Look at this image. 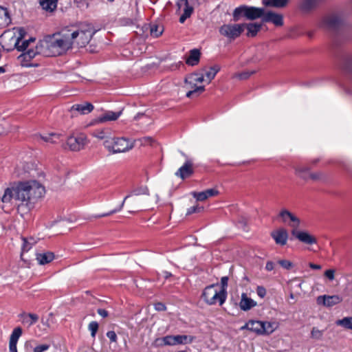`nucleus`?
<instances>
[{"label":"nucleus","instance_id":"72a5a7b5","mask_svg":"<svg viewBox=\"0 0 352 352\" xmlns=\"http://www.w3.org/2000/svg\"><path fill=\"white\" fill-rule=\"evenodd\" d=\"M61 135L58 133H48L45 135H41L40 138L45 142L50 144H58L60 140Z\"/></svg>","mask_w":352,"mask_h":352},{"label":"nucleus","instance_id":"20e7f679","mask_svg":"<svg viewBox=\"0 0 352 352\" xmlns=\"http://www.w3.org/2000/svg\"><path fill=\"white\" fill-rule=\"evenodd\" d=\"M69 34H72L70 38L72 45L76 44L79 47H83L91 41L94 32L89 25H82L80 28H68Z\"/></svg>","mask_w":352,"mask_h":352},{"label":"nucleus","instance_id":"3c124183","mask_svg":"<svg viewBox=\"0 0 352 352\" xmlns=\"http://www.w3.org/2000/svg\"><path fill=\"white\" fill-rule=\"evenodd\" d=\"M129 199V204L130 205V207L132 209L138 210L139 208L138 204L140 203V199H138L137 197H135V198L131 197Z\"/></svg>","mask_w":352,"mask_h":352},{"label":"nucleus","instance_id":"a18cd8bd","mask_svg":"<svg viewBox=\"0 0 352 352\" xmlns=\"http://www.w3.org/2000/svg\"><path fill=\"white\" fill-rule=\"evenodd\" d=\"M254 73V71H245L241 73H237L234 74L233 78H239L240 80H245L248 78L252 74Z\"/></svg>","mask_w":352,"mask_h":352},{"label":"nucleus","instance_id":"c03bdc74","mask_svg":"<svg viewBox=\"0 0 352 352\" xmlns=\"http://www.w3.org/2000/svg\"><path fill=\"white\" fill-rule=\"evenodd\" d=\"M88 329L91 332L92 338H95L98 329V323L96 321L91 322L88 325Z\"/></svg>","mask_w":352,"mask_h":352},{"label":"nucleus","instance_id":"473e14b6","mask_svg":"<svg viewBox=\"0 0 352 352\" xmlns=\"http://www.w3.org/2000/svg\"><path fill=\"white\" fill-rule=\"evenodd\" d=\"M319 0H302L300 8L303 12H307L315 8Z\"/></svg>","mask_w":352,"mask_h":352},{"label":"nucleus","instance_id":"680f3d73","mask_svg":"<svg viewBox=\"0 0 352 352\" xmlns=\"http://www.w3.org/2000/svg\"><path fill=\"white\" fill-rule=\"evenodd\" d=\"M155 310L161 311H165L166 307L165 305L162 302H157L154 305Z\"/></svg>","mask_w":352,"mask_h":352},{"label":"nucleus","instance_id":"8fccbe9b","mask_svg":"<svg viewBox=\"0 0 352 352\" xmlns=\"http://www.w3.org/2000/svg\"><path fill=\"white\" fill-rule=\"evenodd\" d=\"M204 210V207L199 206V205L193 206L189 208L187 210L186 214L190 215L192 213H199Z\"/></svg>","mask_w":352,"mask_h":352},{"label":"nucleus","instance_id":"423d86ee","mask_svg":"<svg viewBox=\"0 0 352 352\" xmlns=\"http://www.w3.org/2000/svg\"><path fill=\"white\" fill-rule=\"evenodd\" d=\"M264 14V9L247 6H241L236 8L233 11V19L239 21L242 16L250 20H254L261 17Z\"/></svg>","mask_w":352,"mask_h":352},{"label":"nucleus","instance_id":"9b49d317","mask_svg":"<svg viewBox=\"0 0 352 352\" xmlns=\"http://www.w3.org/2000/svg\"><path fill=\"white\" fill-rule=\"evenodd\" d=\"M148 194H149L148 189L146 186H142L139 188L135 189L129 195H126L124 198L122 202L121 203V204L120 205V206L118 208H116L107 213L99 214L97 216V217L100 218V217H108V216H110L116 212L120 211L122 209V208L124 207L125 201L126 200H128V199L132 197L133 195L138 196L140 195H148Z\"/></svg>","mask_w":352,"mask_h":352},{"label":"nucleus","instance_id":"c756f323","mask_svg":"<svg viewBox=\"0 0 352 352\" xmlns=\"http://www.w3.org/2000/svg\"><path fill=\"white\" fill-rule=\"evenodd\" d=\"M186 88L188 89L186 96L188 98H191L194 95H199L205 90L204 86H197V85L186 84Z\"/></svg>","mask_w":352,"mask_h":352},{"label":"nucleus","instance_id":"f03ea898","mask_svg":"<svg viewBox=\"0 0 352 352\" xmlns=\"http://www.w3.org/2000/svg\"><path fill=\"white\" fill-rule=\"evenodd\" d=\"M71 35L69 34L68 28H65L60 32L46 38L44 40L45 47L48 50L46 55H59L70 49L73 46Z\"/></svg>","mask_w":352,"mask_h":352},{"label":"nucleus","instance_id":"09e8293b","mask_svg":"<svg viewBox=\"0 0 352 352\" xmlns=\"http://www.w3.org/2000/svg\"><path fill=\"white\" fill-rule=\"evenodd\" d=\"M50 347V344H41L36 346L33 348V352H45L47 351Z\"/></svg>","mask_w":352,"mask_h":352},{"label":"nucleus","instance_id":"1a4fd4ad","mask_svg":"<svg viewBox=\"0 0 352 352\" xmlns=\"http://www.w3.org/2000/svg\"><path fill=\"white\" fill-rule=\"evenodd\" d=\"M250 331L258 335H270L278 328V323L275 322L250 320Z\"/></svg>","mask_w":352,"mask_h":352},{"label":"nucleus","instance_id":"603ef678","mask_svg":"<svg viewBox=\"0 0 352 352\" xmlns=\"http://www.w3.org/2000/svg\"><path fill=\"white\" fill-rule=\"evenodd\" d=\"M140 142H141L142 145L146 146L153 145L155 142V140L151 137H144L140 139Z\"/></svg>","mask_w":352,"mask_h":352},{"label":"nucleus","instance_id":"c85d7f7f","mask_svg":"<svg viewBox=\"0 0 352 352\" xmlns=\"http://www.w3.org/2000/svg\"><path fill=\"white\" fill-rule=\"evenodd\" d=\"M204 81V76L203 73H192L185 78V84L197 85Z\"/></svg>","mask_w":352,"mask_h":352},{"label":"nucleus","instance_id":"6e6552de","mask_svg":"<svg viewBox=\"0 0 352 352\" xmlns=\"http://www.w3.org/2000/svg\"><path fill=\"white\" fill-rule=\"evenodd\" d=\"M245 28V23H226L219 30V34L229 41H234L241 36Z\"/></svg>","mask_w":352,"mask_h":352},{"label":"nucleus","instance_id":"69168bd1","mask_svg":"<svg viewBox=\"0 0 352 352\" xmlns=\"http://www.w3.org/2000/svg\"><path fill=\"white\" fill-rule=\"evenodd\" d=\"M97 312H98V314L100 316H102V317H103V318H106V317H107V316H108V312H107V311H106L105 309H98L97 310Z\"/></svg>","mask_w":352,"mask_h":352},{"label":"nucleus","instance_id":"49530a36","mask_svg":"<svg viewBox=\"0 0 352 352\" xmlns=\"http://www.w3.org/2000/svg\"><path fill=\"white\" fill-rule=\"evenodd\" d=\"M323 331L316 327H314L311 331V337L316 340H320L322 338Z\"/></svg>","mask_w":352,"mask_h":352},{"label":"nucleus","instance_id":"bf43d9fd","mask_svg":"<svg viewBox=\"0 0 352 352\" xmlns=\"http://www.w3.org/2000/svg\"><path fill=\"white\" fill-rule=\"evenodd\" d=\"M324 276L330 280H333L335 278V270L331 269L326 270L324 272Z\"/></svg>","mask_w":352,"mask_h":352},{"label":"nucleus","instance_id":"f257e3e1","mask_svg":"<svg viewBox=\"0 0 352 352\" xmlns=\"http://www.w3.org/2000/svg\"><path fill=\"white\" fill-rule=\"evenodd\" d=\"M45 192L44 186L36 180L21 182L12 188H6L1 201L8 204L14 199L17 212L24 218L43 197Z\"/></svg>","mask_w":352,"mask_h":352},{"label":"nucleus","instance_id":"0eeeda50","mask_svg":"<svg viewBox=\"0 0 352 352\" xmlns=\"http://www.w3.org/2000/svg\"><path fill=\"white\" fill-rule=\"evenodd\" d=\"M345 17L341 12H334L323 16L318 26L327 30H336L344 24Z\"/></svg>","mask_w":352,"mask_h":352},{"label":"nucleus","instance_id":"e2e57ef3","mask_svg":"<svg viewBox=\"0 0 352 352\" xmlns=\"http://www.w3.org/2000/svg\"><path fill=\"white\" fill-rule=\"evenodd\" d=\"M275 264L272 261H267L265 265V270L267 271H272L274 269Z\"/></svg>","mask_w":352,"mask_h":352},{"label":"nucleus","instance_id":"0e129e2a","mask_svg":"<svg viewBox=\"0 0 352 352\" xmlns=\"http://www.w3.org/2000/svg\"><path fill=\"white\" fill-rule=\"evenodd\" d=\"M32 340L25 342L24 346L26 350V352H30L31 349H32Z\"/></svg>","mask_w":352,"mask_h":352},{"label":"nucleus","instance_id":"c9c22d12","mask_svg":"<svg viewBox=\"0 0 352 352\" xmlns=\"http://www.w3.org/2000/svg\"><path fill=\"white\" fill-rule=\"evenodd\" d=\"M39 3L43 10L49 12H52L57 6V0H39Z\"/></svg>","mask_w":352,"mask_h":352},{"label":"nucleus","instance_id":"4c0bfd02","mask_svg":"<svg viewBox=\"0 0 352 352\" xmlns=\"http://www.w3.org/2000/svg\"><path fill=\"white\" fill-rule=\"evenodd\" d=\"M287 2L288 0H263L265 6L275 8H284L287 6Z\"/></svg>","mask_w":352,"mask_h":352},{"label":"nucleus","instance_id":"a211bd4d","mask_svg":"<svg viewBox=\"0 0 352 352\" xmlns=\"http://www.w3.org/2000/svg\"><path fill=\"white\" fill-rule=\"evenodd\" d=\"M271 236L275 241L276 244L285 245L288 239V233L284 228H280L271 233Z\"/></svg>","mask_w":352,"mask_h":352},{"label":"nucleus","instance_id":"39448f33","mask_svg":"<svg viewBox=\"0 0 352 352\" xmlns=\"http://www.w3.org/2000/svg\"><path fill=\"white\" fill-rule=\"evenodd\" d=\"M227 297V292L220 290V286L218 284H212L205 287L202 293L204 300L209 305L219 303L222 305Z\"/></svg>","mask_w":352,"mask_h":352},{"label":"nucleus","instance_id":"412c9836","mask_svg":"<svg viewBox=\"0 0 352 352\" xmlns=\"http://www.w3.org/2000/svg\"><path fill=\"white\" fill-rule=\"evenodd\" d=\"M257 305V302L249 298L245 293H242L241 298L239 302V307L243 311H248L252 308L256 307Z\"/></svg>","mask_w":352,"mask_h":352},{"label":"nucleus","instance_id":"7ed1b4c3","mask_svg":"<svg viewBox=\"0 0 352 352\" xmlns=\"http://www.w3.org/2000/svg\"><path fill=\"white\" fill-rule=\"evenodd\" d=\"M103 146L109 153L116 154L129 151L134 147L135 142L131 139L124 137L111 135L109 140L103 142Z\"/></svg>","mask_w":352,"mask_h":352},{"label":"nucleus","instance_id":"ea45409f","mask_svg":"<svg viewBox=\"0 0 352 352\" xmlns=\"http://www.w3.org/2000/svg\"><path fill=\"white\" fill-rule=\"evenodd\" d=\"M22 254L28 252L32 248V246L36 243V241L32 237L29 239L22 238Z\"/></svg>","mask_w":352,"mask_h":352},{"label":"nucleus","instance_id":"864d4df0","mask_svg":"<svg viewBox=\"0 0 352 352\" xmlns=\"http://www.w3.org/2000/svg\"><path fill=\"white\" fill-rule=\"evenodd\" d=\"M278 263L282 267L286 270H289L293 267V263L288 260H280Z\"/></svg>","mask_w":352,"mask_h":352},{"label":"nucleus","instance_id":"2eb2a0df","mask_svg":"<svg viewBox=\"0 0 352 352\" xmlns=\"http://www.w3.org/2000/svg\"><path fill=\"white\" fill-rule=\"evenodd\" d=\"M94 109V106L89 102L74 104L71 109L72 116H76V113L85 115L90 113Z\"/></svg>","mask_w":352,"mask_h":352},{"label":"nucleus","instance_id":"79ce46f5","mask_svg":"<svg viewBox=\"0 0 352 352\" xmlns=\"http://www.w3.org/2000/svg\"><path fill=\"white\" fill-rule=\"evenodd\" d=\"M336 324L339 326H342L345 329L352 330V317H346L342 320H338Z\"/></svg>","mask_w":352,"mask_h":352},{"label":"nucleus","instance_id":"13d9d810","mask_svg":"<svg viewBox=\"0 0 352 352\" xmlns=\"http://www.w3.org/2000/svg\"><path fill=\"white\" fill-rule=\"evenodd\" d=\"M228 278L227 276H223L221 279V285L220 290H223L226 292V288L228 287Z\"/></svg>","mask_w":352,"mask_h":352},{"label":"nucleus","instance_id":"f8f14e48","mask_svg":"<svg viewBox=\"0 0 352 352\" xmlns=\"http://www.w3.org/2000/svg\"><path fill=\"white\" fill-rule=\"evenodd\" d=\"M87 144V137L82 134L78 136H70L67 140V145L73 151H78L82 149Z\"/></svg>","mask_w":352,"mask_h":352},{"label":"nucleus","instance_id":"5fc2aeb1","mask_svg":"<svg viewBox=\"0 0 352 352\" xmlns=\"http://www.w3.org/2000/svg\"><path fill=\"white\" fill-rule=\"evenodd\" d=\"M121 24L124 26H131L135 24V21L130 18H123L120 21Z\"/></svg>","mask_w":352,"mask_h":352},{"label":"nucleus","instance_id":"6e6d98bb","mask_svg":"<svg viewBox=\"0 0 352 352\" xmlns=\"http://www.w3.org/2000/svg\"><path fill=\"white\" fill-rule=\"evenodd\" d=\"M323 178V174L321 172L310 173L309 175V179L317 181Z\"/></svg>","mask_w":352,"mask_h":352},{"label":"nucleus","instance_id":"f3484780","mask_svg":"<svg viewBox=\"0 0 352 352\" xmlns=\"http://www.w3.org/2000/svg\"><path fill=\"white\" fill-rule=\"evenodd\" d=\"M342 298L338 295L333 296H320L318 297L317 302L318 304H322L326 307H332L340 303Z\"/></svg>","mask_w":352,"mask_h":352},{"label":"nucleus","instance_id":"e433bc0d","mask_svg":"<svg viewBox=\"0 0 352 352\" xmlns=\"http://www.w3.org/2000/svg\"><path fill=\"white\" fill-rule=\"evenodd\" d=\"M177 6L178 9H180L183 6H184V14L188 17L191 16L193 12V8L188 4V0H178Z\"/></svg>","mask_w":352,"mask_h":352},{"label":"nucleus","instance_id":"aec40b11","mask_svg":"<svg viewBox=\"0 0 352 352\" xmlns=\"http://www.w3.org/2000/svg\"><path fill=\"white\" fill-rule=\"evenodd\" d=\"M191 195L197 201H203L210 197L218 195L219 191L217 189L210 188L199 192H192Z\"/></svg>","mask_w":352,"mask_h":352},{"label":"nucleus","instance_id":"5701e85b","mask_svg":"<svg viewBox=\"0 0 352 352\" xmlns=\"http://www.w3.org/2000/svg\"><path fill=\"white\" fill-rule=\"evenodd\" d=\"M122 111L117 112L112 111H105L98 118V122L99 123H104L107 122L115 121L122 115Z\"/></svg>","mask_w":352,"mask_h":352},{"label":"nucleus","instance_id":"de8ad7c7","mask_svg":"<svg viewBox=\"0 0 352 352\" xmlns=\"http://www.w3.org/2000/svg\"><path fill=\"white\" fill-rule=\"evenodd\" d=\"M292 212L286 209L282 210L279 213V217L281 218L283 223H287L289 218L290 217Z\"/></svg>","mask_w":352,"mask_h":352},{"label":"nucleus","instance_id":"ddd939ff","mask_svg":"<svg viewBox=\"0 0 352 352\" xmlns=\"http://www.w3.org/2000/svg\"><path fill=\"white\" fill-rule=\"evenodd\" d=\"M291 234L299 241L307 244L313 245L317 243V239L307 231L304 230H292Z\"/></svg>","mask_w":352,"mask_h":352},{"label":"nucleus","instance_id":"052dcab7","mask_svg":"<svg viewBox=\"0 0 352 352\" xmlns=\"http://www.w3.org/2000/svg\"><path fill=\"white\" fill-rule=\"evenodd\" d=\"M107 336L111 342H116L117 340L116 333L113 331H108L107 333Z\"/></svg>","mask_w":352,"mask_h":352},{"label":"nucleus","instance_id":"774afa93","mask_svg":"<svg viewBox=\"0 0 352 352\" xmlns=\"http://www.w3.org/2000/svg\"><path fill=\"white\" fill-rule=\"evenodd\" d=\"M241 330H249L250 331V320L248 321L243 326H242L241 328H240Z\"/></svg>","mask_w":352,"mask_h":352},{"label":"nucleus","instance_id":"a878e982","mask_svg":"<svg viewBox=\"0 0 352 352\" xmlns=\"http://www.w3.org/2000/svg\"><path fill=\"white\" fill-rule=\"evenodd\" d=\"M91 135L98 140H103L104 142L111 138V132L109 129H99L94 131Z\"/></svg>","mask_w":352,"mask_h":352},{"label":"nucleus","instance_id":"2f4dec72","mask_svg":"<svg viewBox=\"0 0 352 352\" xmlns=\"http://www.w3.org/2000/svg\"><path fill=\"white\" fill-rule=\"evenodd\" d=\"M200 52L197 49H193L190 51L189 56L186 59V64L188 65L194 66L198 64L200 58Z\"/></svg>","mask_w":352,"mask_h":352},{"label":"nucleus","instance_id":"dca6fc26","mask_svg":"<svg viewBox=\"0 0 352 352\" xmlns=\"http://www.w3.org/2000/svg\"><path fill=\"white\" fill-rule=\"evenodd\" d=\"M264 22H271L276 26H282L283 25V16L280 14L273 12H267L262 16Z\"/></svg>","mask_w":352,"mask_h":352},{"label":"nucleus","instance_id":"4d7b16f0","mask_svg":"<svg viewBox=\"0 0 352 352\" xmlns=\"http://www.w3.org/2000/svg\"><path fill=\"white\" fill-rule=\"evenodd\" d=\"M266 293H267V292L264 287L258 286L256 287V294L261 298H263L266 296Z\"/></svg>","mask_w":352,"mask_h":352},{"label":"nucleus","instance_id":"58836bf2","mask_svg":"<svg viewBox=\"0 0 352 352\" xmlns=\"http://www.w3.org/2000/svg\"><path fill=\"white\" fill-rule=\"evenodd\" d=\"M245 28L248 29L247 36L253 37L256 35L258 32L261 30V25L259 23H249L245 24Z\"/></svg>","mask_w":352,"mask_h":352},{"label":"nucleus","instance_id":"338daca9","mask_svg":"<svg viewBox=\"0 0 352 352\" xmlns=\"http://www.w3.org/2000/svg\"><path fill=\"white\" fill-rule=\"evenodd\" d=\"M309 266L313 269V270H320L322 268L321 265H318V264H314V263H310L309 264Z\"/></svg>","mask_w":352,"mask_h":352},{"label":"nucleus","instance_id":"4be33fe9","mask_svg":"<svg viewBox=\"0 0 352 352\" xmlns=\"http://www.w3.org/2000/svg\"><path fill=\"white\" fill-rule=\"evenodd\" d=\"M219 70L220 67L217 65L210 67H204L201 72L204 74V81L209 84L214 78Z\"/></svg>","mask_w":352,"mask_h":352},{"label":"nucleus","instance_id":"37998d69","mask_svg":"<svg viewBox=\"0 0 352 352\" xmlns=\"http://www.w3.org/2000/svg\"><path fill=\"white\" fill-rule=\"evenodd\" d=\"M289 220L290 222L288 223V225L292 228V230H298V228L300 224V220L299 218L292 213Z\"/></svg>","mask_w":352,"mask_h":352},{"label":"nucleus","instance_id":"4468645a","mask_svg":"<svg viewBox=\"0 0 352 352\" xmlns=\"http://www.w3.org/2000/svg\"><path fill=\"white\" fill-rule=\"evenodd\" d=\"M25 34V31L23 29L19 30V36L18 37H14V46L19 51H24L27 50L30 45L31 43H34L35 41L34 38H30L28 40H23Z\"/></svg>","mask_w":352,"mask_h":352},{"label":"nucleus","instance_id":"6ab92c4d","mask_svg":"<svg viewBox=\"0 0 352 352\" xmlns=\"http://www.w3.org/2000/svg\"><path fill=\"white\" fill-rule=\"evenodd\" d=\"M21 335L22 329L21 327H16L14 329L9 340V350L10 352H17L16 344Z\"/></svg>","mask_w":352,"mask_h":352},{"label":"nucleus","instance_id":"393cba45","mask_svg":"<svg viewBox=\"0 0 352 352\" xmlns=\"http://www.w3.org/2000/svg\"><path fill=\"white\" fill-rule=\"evenodd\" d=\"M192 166V163L190 161H186L185 164L177 170L175 173V175L183 179L189 177L193 172Z\"/></svg>","mask_w":352,"mask_h":352},{"label":"nucleus","instance_id":"a19ab883","mask_svg":"<svg viewBox=\"0 0 352 352\" xmlns=\"http://www.w3.org/2000/svg\"><path fill=\"white\" fill-rule=\"evenodd\" d=\"M10 22L8 11L6 8L0 6V25L8 24Z\"/></svg>","mask_w":352,"mask_h":352},{"label":"nucleus","instance_id":"cd10ccee","mask_svg":"<svg viewBox=\"0 0 352 352\" xmlns=\"http://www.w3.org/2000/svg\"><path fill=\"white\" fill-rule=\"evenodd\" d=\"M54 258V254L51 252L38 253L36 255V259L40 265L47 264L52 261Z\"/></svg>","mask_w":352,"mask_h":352},{"label":"nucleus","instance_id":"f704fd0d","mask_svg":"<svg viewBox=\"0 0 352 352\" xmlns=\"http://www.w3.org/2000/svg\"><path fill=\"white\" fill-rule=\"evenodd\" d=\"M309 168L308 166L299 165L295 167V174L305 180L309 179Z\"/></svg>","mask_w":352,"mask_h":352},{"label":"nucleus","instance_id":"7c9ffc66","mask_svg":"<svg viewBox=\"0 0 352 352\" xmlns=\"http://www.w3.org/2000/svg\"><path fill=\"white\" fill-rule=\"evenodd\" d=\"M20 318H21V322L27 324L28 327L32 326L34 323H36L38 320V316L34 314H20Z\"/></svg>","mask_w":352,"mask_h":352},{"label":"nucleus","instance_id":"bb28decb","mask_svg":"<svg viewBox=\"0 0 352 352\" xmlns=\"http://www.w3.org/2000/svg\"><path fill=\"white\" fill-rule=\"evenodd\" d=\"M143 32H144L145 30L148 31L149 30L150 34L153 37H158L160 36L163 31L164 28L162 26L157 25V24H151V25H147L145 24L143 27Z\"/></svg>","mask_w":352,"mask_h":352},{"label":"nucleus","instance_id":"9d476101","mask_svg":"<svg viewBox=\"0 0 352 352\" xmlns=\"http://www.w3.org/2000/svg\"><path fill=\"white\" fill-rule=\"evenodd\" d=\"M193 337L186 335L166 336L162 338H157L155 343L158 346H175L177 344H190Z\"/></svg>","mask_w":352,"mask_h":352},{"label":"nucleus","instance_id":"b1692460","mask_svg":"<svg viewBox=\"0 0 352 352\" xmlns=\"http://www.w3.org/2000/svg\"><path fill=\"white\" fill-rule=\"evenodd\" d=\"M45 47L44 41L41 42L39 45H36V49L34 50L32 48L28 49L27 52L22 54L23 59H32L35 57L37 54H45L47 52V51H44L43 48Z\"/></svg>","mask_w":352,"mask_h":352}]
</instances>
